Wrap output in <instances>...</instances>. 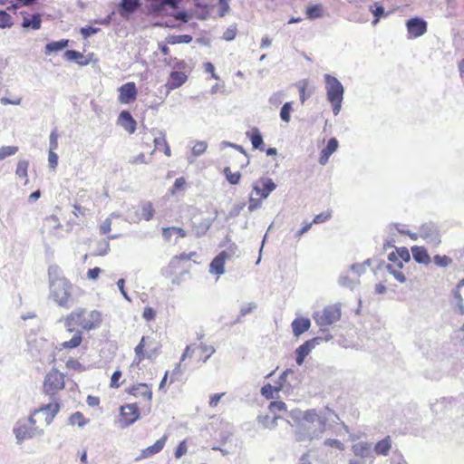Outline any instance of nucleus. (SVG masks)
I'll list each match as a JSON object with an SVG mask.
<instances>
[{
    "label": "nucleus",
    "instance_id": "obj_1",
    "mask_svg": "<svg viewBox=\"0 0 464 464\" xmlns=\"http://www.w3.org/2000/svg\"><path fill=\"white\" fill-rule=\"evenodd\" d=\"M59 322H63L68 333H73L72 339L63 342L62 346L65 349H72L78 347L82 341V330L92 331L102 325V315L98 310L87 312L84 308H77L64 318H61Z\"/></svg>",
    "mask_w": 464,
    "mask_h": 464
},
{
    "label": "nucleus",
    "instance_id": "obj_2",
    "mask_svg": "<svg viewBox=\"0 0 464 464\" xmlns=\"http://www.w3.org/2000/svg\"><path fill=\"white\" fill-rule=\"evenodd\" d=\"M291 416L297 420L295 439L297 442L319 440L325 431L327 419L320 415L315 410H308L302 412L299 410L293 411Z\"/></svg>",
    "mask_w": 464,
    "mask_h": 464
},
{
    "label": "nucleus",
    "instance_id": "obj_3",
    "mask_svg": "<svg viewBox=\"0 0 464 464\" xmlns=\"http://www.w3.org/2000/svg\"><path fill=\"white\" fill-rule=\"evenodd\" d=\"M49 296L60 307L70 308L72 306V285L63 275L62 269L52 265L48 267Z\"/></svg>",
    "mask_w": 464,
    "mask_h": 464
},
{
    "label": "nucleus",
    "instance_id": "obj_4",
    "mask_svg": "<svg viewBox=\"0 0 464 464\" xmlns=\"http://www.w3.org/2000/svg\"><path fill=\"white\" fill-rule=\"evenodd\" d=\"M60 411L59 402L53 399V401L48 404L41 407L38 410H35L34 414L30 417V421L32 424H36L37 422L42 423L44 426H48L55 417V415Z\"/></svg>",
    "mask_w": 464,
    "mask_h": 464
},
{
    "label": "nucleus",
    "instance_id": "obj_5",
    "mask_svg": "<svg viewBox=\"0 0 464 464\" xmlns=\"http://www.w3.org/2000/svg\"><path fill=\"white\" fill-rule=\"evenodd\" d=\"M341 307L339 304H332L324 307L321 311L314 312L313 318L320 327L329 326L341 318Z\"/></svg>",
    "mask_w": 464,
    "mask_h": 464
},
{
    "label": "nucleus",
    "instance_id": "obj_6",
    "mask_svg": "<svg viewBox=\"0 0 464 464\" xmlns=\"http://www.w3.org/2000/svg\"><path fill=\"white\" fill-rule=\"evenodd\" d=\"M64 388V375L52 369L45 376L44 382V391L46 394L53 397L57 392Z\"/></svg>",
    "mask_w": 464,
    "mask_h": 464
},
{
    "label": "nucleus",
    "instance_id": "obj_7",
    "mask_svg": "<svg viewBox=\"0 0 464 464\" xmlns=\"http://www.w3.org/2000/svg\"><path fill=\"white\" fill-rule=\"evenodd\" d=\"M34 425L35 424L31 423L30 419L28 421L18 422L16 424L14 429V433L18 443L43 434V430L39 427H34Z\"/></svg>",
    "mask_w": 464,
    "mask_h": 464
},
{
    "label": "nucleus",
    "instance_id": "obj_8",
    "mask_svg": "<svg viewBox=\"0 0 464 464\" xmlns=\"http://www.w3.org/2000/svg\"><path fill=\"white\" fill-rule=\"evenodd\" d=\"M237 250V246H230L227 250L221 251L210 263L209 273L218 276L225 273L224 266L227 259H231Z\"/></svg>",
    "mask_w": 464,
    "mask_h": 464
},
{
    "label": "nucleus",
    "instance_id": "obj_9",
    "mask_svg": "<svg viewBox=\"0 0 464 464\" xmlns=\"http://www.w3.org/2000/svg\"><path fill=\"white\" fill-rule=\"evenodd\" d=\"M325 90L329 102L343 100L344 88L341 82L330 74L324 75Z\"/></svg>",
    "mask_w": 464,
    "mask_h": 464
},
{
    "label": "nucleus",
    "instance_id": "obj_10",
    "mask_svg": "<svg viewBox=\"0 0 464 464\" xmlns=\"http://www.w3.org/2000/svg\"><path fill=\"white\" fill-rule=\"evenodd\" d=\"M419 237L433 246H438L441 242L440 233L433 223L423 224L419 229Z\"/></svg>",
    "mask_w": 464,
    "mask_h": 464
},
{
    "label": "nucleus",
    "instance_id": "obj_11",
    "mask_svg": "<svg viewBox=\"0 0 464 464\" xmlns=\"http://www.w3.org/2000/svg\"><path fill=\"white\" fill-rule=\"evenodd\" d=\"M127 392L137 399H140L148 402V411H150V401L152 399V390L150 385L140 382L130 386L127 390Z\"/></svg>",
    "mask_w": 464,
    "mask_h": 464
},
{
    "label": "nucleus",
    "instance_id": "obj_12",
    "mask_svg": "<svg viewBox=\"0 0 464 464\" xmlns=\"http://www.w3.org/2000/svg\"><path fill=\"white\" fill-rule=\"evenodd\" d=\"M276 188V183L269 178H262L253 184V191L263 199L267 198Z\"/></svg>",
    "mask_w": 464,
    "mask_h": 464
},
{
    "label": "nucleus",
    "instance_id": "obj_13",
    "mask_svg": "<svg viewBox=\"0 0 464 464\" xmlns=\"http://www.w3.org/2000/svg\"><path fill=\"white\" fill-rule=\"evenodd\" d=\"M121 421L124 426H130L140 419L137 403H129L121 407Z\"/></svg>",
    "mask_w": 464,
    "mask_h": 464
},
{
    "label": "nucleus",
    "instance_id": "obj_14",
    "mask_svg": "<svg viewBox=\"0 0 464 464\" xmlns=\"http://www.w3.org/2000/svg\"><path fill=\"white\" fill-rule=\"evenodd\" d=\"M118 100L121 104H129L137 97L138 92L134 82H129L121 85L119 89Z\"/></svg>",
    "mask_w": 464,
    "mask_h": 464
},
{
    "label": "nucleus",
    "instance_id": "obj_15",
    "mask_svg": "<svg viewBox=\"0 0 464 464\" xmlns=\"http://www.w3.org/2000/svg\"><path fill=\"white\" fill-rule=\"evenodd\" d=\"M320 340L321 339L319 337L308 340L295 350V361L298 365H302L304 363V358L310 353V352L313 349L315 348L316 345L319 344Z\"/></svg>",
    "mask_w": 464,
    "mask_h": 464
},
{
    "label": "nucleus",
    "instance_id": "obj_16",
    "mask_svg": "<svg viewBox=\"0 0 464 464\" xmlns=\"http://www.w3.org/2000/svg\"><path fill=\"white\" fill-rule=\"evenodd\" d=\"M406 26L411 36L420 37L427 32V23L421 18L415 17L407 21Z\"/></svg>",
    "mask_w": 464,
    "mask_h": 464
},
{
    "label": "nucleus",
    "instance_id": "obj_17",
    "mask_svg": "<svg viewBox=\"0 0 464 464\" xmlns=\"http://www.w3.org/2000/svg\"><path fill=\"white\" fill-rule=\"evenodd\" d=\"M167 440H168V435L167 434L163 435L160 439L156 440V442L153 445L143 449L140 452V455H139L136 458V460L148 459V458H150V457L154 456L155 454L160 452L162 450V449L164 448Z\"/></svg>",
    "mask_w": 464,
    "mask_h": 464
},
{
    "label": "nucleus",
    "instance_id": "obj_18",
    "mask_svg": "<svg viewBox=\"0 0 464 464\" xmlns=\"http://www.w3.org/2000/svg\"><path fill=\"white\" fill-rule=\"evenodd\" d=\"M351 450L355 457L368 459L372 457V443L368 441H358L353 443Z\"/></svg>",
    "mask_w": 464,
    "mask_h": 464
},
{
    "label": "nucleus",
    "instance_id": "obj_19",
    "mask_svg": "<svg viewBox=\"0 0 464 464\" xmlns=\"http://www.w3.org/2000/svg\"><path fill=\"white\" fill-rule=\"evenodd\" d=\"M118 124L121 125L126 131L132 134L136 130V121L128 111H122L118 118Z\"/></svg>",
    "mask_w": 464,
    "mask_h": 464
},
{
    "label": "nucleus",
    "instance_id": "obj_20",
    "mask_svg": "<svg viewBox=\"0 0 464 464\" xmlns=\"http://www.w3.org/2000/svg\"><path fill=\"white\" fill-rule=\"evenodd\" d=\"M186 81L187 75L184 72L174 71L171 72L169 79L165 86L169 91L175 90L180 87Z\"/></svg>",
    "mask_w": 464,
    "mask_h": 464
},
{
    "label": "nucleus",
    "instance_id": "obj_21",
    "mask_svg": "<svg viewBox=\"0 0 464 464\" xmlns=\"http://www.w3.org/2000/svg\"><path fill=\"white\" fill-rule=\"evenodd\" d=\"M173 236H175L173 244H177L178 237H185L187 233L183 228L177 227H164L162 229V237L165 241L171 242Z\"/></svg>",
    "mask_w": 464,
    "mask_h": 464
},
{
    "label": "nucleus",
    "instance_id": "obj_22",
    "mask_svg": "<svg viewBox=\"0 0 464 464\" xmlns=\"http://www.w3.org/2000/svg\"><path fill=\"white\" fill-rule=\"evenodd\" d=\"M311 326V321L308 318H295L292 324V331L295 336L298 337L306 332Z\"/></svg>",
    "mask_w": 464,
    "mask_h": 464
},
{
    "label": "nucleus",
    "instance_id": "obj_23",
    "mask_svg": "<svg viewBox=\"0 0 464 464\" xmlns=\"http://www.w3.org/2000/svg\"><path fill=\"white\" fill-rule=\"evenodd\" d=\"M392 440L390 436H386L384 439L379 440L372 450L376 455L387 456L392 450Z\"/></svg>",
    "mask_w": 464,
    "mask_h": 464
},
{
    "label": "nucleus",
    "instance_id": "obj_24",
    "mask_svg": "<svg viewBox=\"0 0 464 464\" xmlns=\"http://www.w3.org/2000/svg\"><path fill=\"white\" fill-rule=\"evenodd\" d=\"M411 253L413 259L419 264L428 265L430 262V257L428 251L423 246H412Z\"/></svg>",
    "mask_w": 464,
    "mask_h": 464
},
{
    "label": "nucleus",
    "instance_id": "obj_25",
    "mask_svg": "<svg viewBox=\"0 0 464 464\" xmlns=\"http://www.w3.org/2000/svg\"><path fill=\"white\" fill-rule=\"evenodd\" d=\"M140 6V0H121V14L125 15L135 12Z\"/></svg>",
    "mask_w": 464,
    "mask_h": 464
},
{
    "label": "nucleus",
    "instance_id": "obj_26",
    "mask_svg": "<svg viewBox=\"0 0 464 464\" xmlns=\"http://www.w3.org/2000/svg\"><path fill=\"white\" fill-rule=\"evenodd\" d=\"M254 149L264 150L263 137L257 128H253L251 132H246Z\"/></svg>",
    "mask_w": 464,
    "mask_h": 464
},
{
    "label": "nucleus",
    "instance_id": "obj_27",
    "mask_svg": "<svg viewBox=\"0 0 464 464\" xmlns=\"http://www.w3.org/2000/svg\"><path fill=\"white\" fill-rule=\"evenodd\" d=\"M41 15L38 14H34L31 18L24 17L22 26L24 28H32L34 30H38L41 27Z\"/></svg>",
    "mask_w": 464,
    "mask_h": 464
},
{
    "label": "nucleus",
    "instance_id": "obj_28",
    "mask_svg": "<svg viewBox=\"0 0 464 464\" xmlns=\"http://www.w3.org/2000/svg\"><path fill=\"white\" fill-rule=\"evenodd\" d=\"M68 43L69 41L65 39L51 42L46 44L44 53L45 54H50L52 53L62 51L63 49L68 46Z\"/></svg>",
    "mask_w": 464,
    "mask_h": 464
},
{
    "label": "nucleus",
    "instance_id": "obj_29",
    "mask_svg": "<svg viewBox=\"0 0 464 464\" xmlns=\"http://www.w3.org/2000/svg\"><path fill=\"white\" fill-rule=\"evenodd\" d=\"M61 227L60 221L57 217L52 215L45 218L44 221V229L47 230L49 233H53L55 235L54 231Z\"/></svg>",
    "mask_w": 464,
    "mask_h": 464
},
{
    "label": "nucleus",
    "instance_id": "obj_30",
    "mask_svg": "<svg viewBox=\"0 0 464 464\" xmlns=\"http://www.w3.org/2000/svg\"><path fill=\"white\" fill-rule=\"evenodd\" d=\"M64 57L67 61H75L80 65L88 64V61L84 59L83 54L74 50H67L64 53Z\"/></svg>",
    "mask_w": 464,
    "mask_h": 464
},
{
    "label": "nucleus",
    "instance_id": "obj_31",
    "mask_svg": "<svg viewBox=\"0 0 464 464\" xmlns=\"http://www.w3.org/2000/svg\"><path fill=\"white\" fill-rule=\"evenodd\" d=\"M140 211L141 212L140 213V215L141 217V219L143 218L147 221L150 220L155 213V209L153 208V206L150 201L141 203Z\"/></svg>",
    "mask_w": 464,
    "mask_h": 464
},
{
    "label": "nucleus",
    "instance_id": "obj_32",
    "mask_svg": "<svg viewBox=\"0 0 464 464\" xmlns=\"http://www.w3.org/2000/svg\"><path fill=\"white\" fill-rule=\"evenodd\" d=\"M370 11L374 15L375 19L373 20L372 24H376L381 17L386 16L387 14L384 11V8L382 5H381L379 3L375 2L372 5H370Z\"/></svg>",
    "mask_w": 464,
    "mask_h": 464
},
{
    "label": "nucleus",
    "instance_id": "obj_33",
    "mask_svg": "<svg viewBox=\"0 0 464 464\" xmlns=\"http://www.w3.org/2000/svg\"><path fill=\"white\" fill-rule=\"evenodd\" d=\"M294 111L293 109V102H285L282 108H281V111H280V118L281 120L285 122V123H288L291 120V112Z\"/></svg>",
    "mask_w": 464,
    "mask_h": 464
},
{
    "label": "nucleus",
    "instance_id": "obj_34",
    "mask_svg": "<svg viewBox=\"0 0 464 464\" xmlns=\"http://www.w3.org/2000/svg\"><path fill=\"white\" fill-rule=\"evenodd\" d=\"M179 257L178 256L172 257L169 266L162 269V275L165 276H170L177 268L179 266Z\"/></svg>",
    "mask_w": 464,
    "mask_h": 464
},
{
    "label": "nucleus",
    "instance_id": "obj_35",
    "mask_svg": "<svg viewBox=\"0 0 464 464\" xmlns=\"http://www.w3.org/2000/svg\"><path fill=\"white\" fill-rule=\"evenodd\" d=\"M279 417L275 416L274 418H270L268 415H259L257 417V420L261 423L265 428L274 429L276 426V420Z\"/></svg>",
    "mask_w": 464,
    "mask_h": 464
},
{
    "label": "nucleus",
    "instance_id": "obj_36",
    "mask_svg": "<svg viewBox=\"0 0 464 464\" xmlns=\"http://www.w3.org/2000/svg\"><path fill=\"white\" fill-rule=\"evenodd\" d=\"M387 271L392 274L394 278L400 282V283H405L406 277L400 271L401 268H399L398 266H394L393 265L388 264L386 266Z\"/></svg>",
    "mask_w": 464,
    "mask_h": 464
},
{
    "label": "nucleus",
    "instance_id": "obj_37",
    "mask_svg": "<svg viewBox=\"0 0 464 464\" xmlns=\"http://www.w3.org/2000/svg\"><path fill=\"white\" fill-rule=\"evenodd\" d=\"M396 251H397L399 258L401 259L400 261H398L397 266L399 268H402L403 267L402 262H408L411 259L410 252L406 247L396 248Z\"/></svg>",
    "mask_w": 464,
    "mask_h": 464
},
{
    "label": "nucleus",
    "instance_id": "obj_38",
    "mask_svg": "<svg viewBox=\"0 0 464 464\" xmlns=\"http://www.w3.org/2000/svg\"><path fill=\"white\" fill-rule=\"evenodd\" d=\"M307 17L311 20L323 16L322 6L320 5H311L306 10Z\"/></svg>",
    "mask_w": 464,
    "mask_h": 464
},
{
    "label": "nucleus",
    "instance_id": "obj_39",
    "mask_svg": "<svg viewBox=\"0 0 464 464\" xmlns=\"http://www.w3.org/2000/svg\"><path fill=\"white\" fill-rule=\"evenodd\" d=\"M125 221L129 223H139L141 220V217L138 209L134 208H129L126 213Z\"/></svg>",
    "mask_w": 464,
    "mask_h": 464
},
{
    "label": "nucleus",
    "instance_id": "obj_40",
    "mask_svg": "<svg viewBox=\"0 0 464 464\" xmlns=\"http://www.w3.org/2000/svg\"><path fill=\"white\" fill-rule=\"evenodd\" d=\"M338 281L342 286L350 288L351 290L359 284V280H353L347 275H341Z\"/></svg>",
    "mask_w": 464,
    "mask_h": 464
},
{
    "label": "nucleus",
    "instance_id": "obj_41",
    "mask_svg": "<svg viewBox=\"0 0 464 464\" xmlns=\"http://www.w3.org/2000/svg\"><path fill=\"white\" fill-rule=\"evenodd\" d=\"M224 174L227 181L232 185L237 184L240 180V172L232 173L229 167H226L224 169Z\"/></svg>",
    "mask_w": 464,
    "mask_h": 464
},
{
    "label": "nucleus",
    "instance_id": "obj_42",
    "mask_svg": "<svg viewBox=\"0 0 464 464\" xmlns=\"http://www.w3.org/2000/svg\"><path fill=\"white\" fill-rule=\"evenodd\" d=\"M29 162L25 160H21L17 163L15 174L19 178H26L27 177V169H28Z\"/></svg>",
    "mask_w": 464,
    "mask_h": 464
},
{
    "label": "nucleus",
    "instance_id": "obj_43",
    "mask_svg": "<svg viewBox=\"0 0 464 464\" xmlns=\"http://www.w3.org/2000/svg\"><path fill=\"white\" fill-rule=\"evenodd\" d=\"M144 346H145V337L143 336L140 342V343L135 347V356H136V359L134 362H136L137 363H140L144 358H145V353L143 352V349H144Z\"/></svg>",
    "mask_w": 464,
    "mask_h": 464
},
{
    "label": "nucleus",
    "instance_id": "obj_44",
    "mask_svg": "<svg viewBox=\"0 0 464 464\" xmlns=\"http://www.w3.org/2000/svg\"><path fill=\"white\" fill-rule=\"evenodd\" d=\"M69 420L71 424H76L79 427H83L87 423V420L80 411H76L73 414H72Z\"/></svg>",
    "mask_w": 464,
    "mask_h": 464
},
{
    "label": "nucleus",
    "instance_id": "obj_45",
    "mask_svg": "<svg viewBox=\"0 0 464 464\" xmlns=\"http://www.w3.org/2000/svg\"><path fill=\"white\" fill-rule=\"evenodd\" d=\"M18 151V147L16 146H3L0 148V160H5V158L14 155Z\"/></svg>",
    "mask_w": 464,
    "mask_h": 464
},
{
    "label": "nucleus",
    "instance_id": "obj_46",
    "mask_svg": "<svg viewBox=\"0 0 464 464\" xmlns=\"http://www.w3.org/2000/svg\"><path fill=\"white\" fill-rule=\"evenodd\" d=\"M208 143L206 141L200 140L197 141L196 144L192 148V154L194 157L201 156L207 150Z\"/></svg>",
    "mask_w": 464,
    "mask_h": 464
},
{
    "label": "nucleus",
    "instance_id": "obj_47",
    "mask_svg": "<svg viewBox=\"0 0 464 464\" xmlns=\"http://www.w3.org/2000/svg\"><path fill=\"white\" fill-rule=\"evenodd\" d=\"M433 262L436 266L440 267H447L449 265L451 264L452 260L450 257L447 256L436 255L433 256Z\"/></svg>",
    "mask_w": 464,
    "mask_h": 464
},
{
    "label": "nucleus",
    "instance_id": "obj_48",
    "mask_svg": "<svg viewBox=\"0 0 464 464\" xmlns=\"http://www.w3.org/2000/svg\"><path fill=\"white\" fill-rule=\"evenodd\" d=\"M261 394L266 399H273L274 393L279 392L276 387L272 386L270 383L264 385L261 388Z\"/></svg>",
    "mask_w": 464,
    "mask_h": 464
},
{
    "label": "nucleus",
    "instance_id": "obj_49",
    "mask_svg": "<svg viewBox=\"0 0 464 464\" xmlns=\"http://www.w3.org/2000/svg\"><path fill=\"white\" fill-rule=\"evenodd\" d=\"M128 162L131 165L149 164L150 161L145 157V154L140 152L136 156L130 157Z\"/></svg>",
    "mask_w": 464,
    "mask_h": 464
},
{
    "label": "nucleus",
    "instance_id": "obj_50",
    "mask_svg": "<svg viewBox=\"0 0 464 464\" xmlns=\"http://www.w3.org/2000/svg\"><path fill=\"white\" fill-rule=\"evenodd\" d=\"M153 142H154V146H155L154 150H160L161 147L166 145L167 140H166L165 132L161 131V130L159 131V136L154 137Z\"/></svg>",
    "mask_w": 464,
    "mask_h": 464
},
{
    "label": "nucleus",
    "instance_id": "obj_51",
    "mask_svg": "<svg viewBox=\"0 0 464 464\" xmlns=\"http://www.w3.org/2000/svg\"><path fill=\"white\" fill-rule=\"evenodd\" d=\"M293 373H294V372L291 369H287L281 373V375L279 376L278 381H277V386H276L278 391L284 389L285 383L286 382L287 376L289 374H293Z\"/></svg>",
    "mask_w": 464,
    "mask_h": 464
},
{
    "label": "nucleus",
    "instance_id": "obj_52",
    "mask_svg": "<svg viewBox=\"0 0 464 464\" xmlns=\"http://www.w3.org/2000/svg\"><path fill=\"white\" fill-rule=\"evenodd\" d=\"M269 410L273 413H276V411H286V404L281 401H272L269 404Z\"/></svg>",
    "mask_w": 464,
    "mask_h": 464
},
{
    "label": "nucleus",
    "instance_id": "obj_53",
    "mask_svg": "<svg viewBox=\"0 0 464 464\" xmlns=\"http://www.w3.org/2000/svg\"><path fill=\"white\" fill-rule=\"evenodd\" d=\"M163 0H153L150 4V11L155 14H160L165 9Z\"/></svg>",
    "mask_w": 464,
    "mask_h": 464
},
{
    "label": "nucleus",
    "instance_id": "obj_54",
    "mask_svg": "<svg viewBox=\"0 0 464 464\" xmlns=\"http://www.w3.org/2000/svg\"><path fill=\"white\" fill-rule=\"evenodd\" d=\"M262 199L263 198H256L251 194L249 197V204H248V210L250 212H253L262 207Z\"/></svg>",
    "mask_w": 464,
    "mask_h": 464
},
{
    "label": "nucleus",
    "instance_id": "obj_55",
    "mask_svg": "<svg viewBox=\"0 0 464 464\" xmlns=\"http://www.w3.org/2000/svg\"><path fill=\"white\" fill-rule=\"evenodd\" d=\"M199 349L201 350V352L205 354H207L205 356V358L203 359V362H206L210 357L211 355L216 352L215 348L211 345H207V344H204V343H201L199 345Z\"/></svg>",
    "mask_w": 464,
    "mask_h": 464
},
{
    "label": "nucleus",
    "instance_id": "obj_56",
    "mask_svg": "<svg viewBox=\"0 0 464 464\" xmlns=\"http://www.w3.org/2000/svg\"><path fill=\"white\" fill-rule=\"evenodd\" d=\"M284 96H285L284 92H282V91L276 92L270 96L268 102L270 104H272L274 106H277L282 102Z\"/></svg>",
    "mask_w": 464,
    "mask_h": 464
},
{
    "label": "nucleus",
    "instance_id": "obj_57",
    "mask_svg": "<svg viewBox=\"0 0 464 464\" xmlns=\"http://www.w3.org/2000/svg\"><path fill=\"white\" fill-rule=\"evenodd\" d=\"M245 206H246L245 203L234 205L231 208L230 211L228 212L227 218H233L237 217L240 214V212L243 210Z\"/></svg>",
    "mask_w": 464,
    "mask_h": 464
},
{
    "label": "nucleus",
    "instance_id": "obj_58",
    "mask_svg": "<svg viewBox=\"0 0 464 464\" xmlns=\"http://www.w3.org/2000/svg\"><path fill=\"white\" fill-rule=\"evenodd\" d=\"M324 446L336 448L340 450H343L344 448L343 444L336 439H326L324 441Z\"/></svg>",
    "mask_w": 464,
    "mask_h": 464
},
{
    "label": "nucleus",
    "instance_id": "obj_59",
    "mask_svg": "<svg viewBox=\"0 0 464 464\" xmlns=\"http://www.w3.org/2000/svg\"><path fill=\"white\" fill-rule=\"evenodd\" d=\"M188 451V448H187V445H186V441L183 440L181 441L178 447L176 448V450H175V458L176 459H180L183 455H185Z\"/></svg>",
    "mask_w": 464,
    "mask_h": 464
},
{
    "label": "nucleus",
    "instance_id": "obj_60",
    "mask_svg": "<svg viewBox=\"0 0 464 464\" xmlns=\"http://www.w3.org/2000/svg\"><path fill=\"white\" fill-rule=\"evenodd\" d=\"M219 15L225 16L229 11V0H219Z\"/></svg>",
    "mask_w": 464,
    "mask_h": 464
},
{
    "label": "nucleus",
    "instance_id": "obj_61",
    "mask_svg": "<svg viewBox=\"0 0 464 464\" xmlns=\"http://www.w3.org/2000/svg\"><path fill=\"white\" fill-rule=\"evenodd\" d=\"M100 31L99 28L87 26L81 28V34L83 36V38H88L92 34H97Z\"/></svg>",
    "mask_w": 464,
    "mask_h": 464
},
{
    "label": "nucleus",
    "instance_id": "obj_62",
    "mask_svg": "<svg viewBox=\"0 0 464 464\" xmlns=\"http://www.w3.org/2000/svg\"><path fill=\"white\" fill-rule=\"evenodd\" d=\"M48 163L50 168L55 169L58 164V155L54 152V150H49L48 154Z\"/></svg>",
    "mask_w": 464,
    "mask_h": 464
},
{
    "label": "nucleus",
    "instance_id": "obj_63",
    "mask_svg": "<svg viewBox=\"0 0 464 464\" xmlns=\"http://www.w3.org/2000/svg\"><path fill=\"white\" fill-rule=\"evenodd\" d=\"M256 304L254 302L248 303L247 304H244L240 308L241 316H245L247 314L251 313L254 309H256Z\"/></svg>",
    "mask_w": 464,
    "mask_h": 464
},
{
    "label": "nucleus",
    "instance_id": "obj_64",
    "mask_svg": "<svg viewBox=\"0 0 464 464\" xmlns=\"http://www.w3.org/2000/svg\"><path fill=\"white\" fill-rule=\"evenodd\" d=\"M330 218H331V214L329 212L320 213L314 217V220L311 223L321 224V223L327 221Z\"/></svg>",
    "mask_w": 464,
    "mask_h": 464
}]
</instances>
